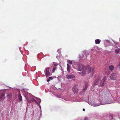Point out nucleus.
<instances>
[{"instance_id":"412c9836","label":"nucleus","mask_w":120,"mask_h":120,"mask_svg":"<svg viewBox=\"0 0 120 120\" xmlns=\"http://www.w3.org/2000/svg\"><path fill=\"white\" fill-rule=\"evenodd\" d=\"M112 103V101H109V102H107L106 103H105L104 104H110V103Z\"/></svg>"},{"instance_id":"5701e85b","label":"nucleus","mask_w":120,"mask_h":120,"mask_svg":"<svg viewBox=\"0 0 120 120\" xmlns=\"http://www.w3.org/2000/svg\"><path fill=\"white\" fill-rule=\"evenodd\" d=\"M120 68V62L119 63V64L118 66L116 68Z\"/></svg>"},{"instance_id":"a211bd4d","label":"nucleus","mask_w":120,"mask_h":120,"mask_svg":"<svg viewBox=\"0 0 120 120\" xmlns=\"http://www.w3.org/2000/svg\"><path fill=\"white\" fill-rule=\"evenodd\" d=\"M119 52V49H116L115 50V52L116 54H118Z\"/></svg>"},{"instance_id":"c756f323","label":"nucleus","mask_w":120,"mask_h":120,"mask_svg":"<svg viewBox=\"0 0 120 120\" xmlns=\"http://www.w3.org/2000/svg\"><path fill=\"white\" fill-rule=\"evenodd\" d=\"M83 111H85V109H83Z\"/></svg>"},{"instance_id":"f3484780","label":"nucleus","mask_w":120,"mask_h":120,"mask_svg":"<svg viewBox=\"0 0 120 120\" xmlns=\"http://www.w3.org/2000/svg\"><path fill=\"white\" fill-rule=\"evenodd\" d=\"M12 96V94L11 93L8 94V98H11Z\"/></svg>"},{"instance_id":"2eb2a0df","label":"nucleus","mask_w":120,"mask_h":120,"mask_svg":"<svg viewBox=\"0 0 120 120\" xmlns=\"http://www.w3.org/2000/svg\"><path fill=\"white\" fill-rule=\"evenodd\" d=\"M104 82L102 81V82H100L101 86V87L103 86L104 84Z\"/></svg>"},{"instance_id":"dca6fc26","label":"nucleus","mask_w":120,"mask_h":120,"mask_svg":"<svg viewBox=\"0 0 120 120\" xmlns=\"http://www.w3.org/2000/svg\"><path fill=\"white\" fill-rule=\"evenodd\" d=\"M106 79V76H104L103 78L102 81L104 82L105 81Z\"/></svg>"},{"instance_id":"f8f14e48","label":"nucleus","mask_w":120,"mask_h":120,"mask_svg":"<svg viewBox=\"0 0 120 120\" xmlns=\"http://www.w3.org/2000/svg\"><path fill=\"white\" fill-rule=\"evenodd\" d=\"M105 74L107 75H109L110 74V72L108 70H105Z\"/></svg>"},{"instance_id":"7ed1b4c3","label":"nucleus","mask_w":120,"mask_h":120,"mask_svg":"<svg viewBox=\"0 0 120 120\" xmlns=\"http://www.w3.org/2000/svg\"><path fill=\"white\" fill-rule=\"evenodd\" d=\"M78 86L77 85H75L72 89V91L74 93H78L79 92V90L78 89Z\"/></svg>"},{"instance_id":"a878e982","label":"nucleus","mask_w":120,"mask_h":120,"mask_svg":"<svg viewBox=\"0 0 120 120\" xmlns=\"http://www.w3.org/2000/svg\"><path fill=\"white\" fill-rule=\"evenodd\" d=\"M106 42L107 43H109V40H105Z\"/></svg>"},{"instance_id":"9d476101","label":"nucleus","mask_w":120,"mask_h":120,"mask_svg":"<svg viewBox=\"0 0 120 120\" xmlns=\"http://www.w3.org/2000/svg\"><path fill=\"white\" fill-rule=\"evenodd\" d=\"M101 41L99 39H97L95 40V43L96 44H99L100 43Z\"/></svg>"},{"instance_id":"4468645a","label":"nucleus","mask_w":120,"mask_h":120,"mask_svg":"<svg viewBox=\"0 0 120 120\" xmlns=\"http://www.w3.org/2000/svg\"><path fill=\"white\" fill-rule=\"evenodd\" d=\"M67 70L69 72H70V67L69 66V65L68 64H67Z\"/></svg>"},{"instance_id":"39448f33","label":"nucleus","mask_w":120,"mask_h":120,"mask_svg":"<svg viewBox=\"0 0 120 120\" xmlns=\"http://www.w3.org/2000/svg\"><path fill=\"white\" fill-rule=\"evenodd\" d=\"M116 73H112L111 74L110 77V78L111 80H116Z\"/></svg>"},{"instance_id":"9b49d317","label":"nucleus","mask_w":120,"mask_h":120,"mask_svg":"<svg viewBox=\"0 0 120 120\" xmlns=\"http://www.w3.org/2000/svg\"><path fill=\"white\" fill-rule=\"evenodd\" d=\"M109 68L111 71H113L114 69V67L113 65H110L109 67Z\"/></svg>"},{"instance_id":"ddd939ff","label":"nucleus","mask_w":120,"mask_h":120,"mask_svg":"<svg viewBox=\"0 0 120 120\" xmlns=\"http://www.w3.org/2000/svg\"><path fill=\"white\" fill-rule=\"evenodd\" d=\"M18 99L19 101H22V97L20 94L19 95Z\"/></svg>"},{"instance_id":"bb28decb","label":"nucleus","mask_w":120,"mask_h":120,"mask_svg":"<svg viewBox=\"0 0 120 120\" xmlns=\"http://www.w3.org/2000/svg\"><path fill=\"white\" fill-rule=\"evenodd\" d=\"M49 79H50L52 80L53 79V78L52 77H50L49 78Z\"/></svg>"},{"instance_id":"b1692460","label":"nucleus","mask_w":120,"mask_h":120,"mask_svg":"<svg viewBox=\"0 0 120 120\" xmlns=\"http://www.w3.org/2000/svg\"><path fill=\"white\" fill-rule=\"evenodd\" d=\"M31 100L32 101V102H37L36 100L35 99H31Z\"/></svg>"},{"instance_id":"f257e3e1","label":"nucleus","mask_w":120,"mask_h":120,"mask_svg":"<svg viewBox=\"0 0 120 120\" xmlns=\"http://www.w3.org/2000/svg\"><path fill=\"white\" fill-rule=\"evenodd\" d=\"M78 70L81 72L79 73L80 74H81V75H85L86 72H92L93 73L94 72V68H91L89 66L85 67L82 65H80L79 66Z\"/></svg>"},{"instance_id":"20e7f679","label":"nucleus","mask_w":120,"mask_h":120,"mask_svg":"<svg viewBox=\"0 0 120 120\" xmlns=\"http://www.w3.org/2000/svg\"><path fill=\"white\" fill-rule=\"evenodd\" d=\"M50 68L48 67L45 70V72L46 77L49 76L50 75V72L49 71V69Z\"/></svg>"},{"instance_id":"4be33fe9","label":"nucleus","mask_w":120,"mask_h":120,"mask_svg":"<svg viewBox=\"0 0 120 120\" xmlns=\"http://www.w3.org/2000/svg\"><path fill=\"white\" fill-rule=\"evenodd\" d=\"M68 63L70 64H72V62L70 60H69L68 61Z\"/></svg>"},{"instance_id":"cd10ccee","label":"nucleus","mask_w":120,"mask_h":120,"mask_svg":"<svg viewBox=\"0 0 120 120\" xmlns=\"http://www.w3.org/2000/svg\"><path fill=\"white\" fill-rule=\"evenodd\" d=\"M99 105H99V104H95V105L94 106H99Z\"/></svg>"},{"instance_id":"c85d7f7f","label":"nucleus","mask_w":120,"mask_h":120,"mask_svg":"<svg viewBox=\"0 0 120 120\" xmlns=\"http://www.w3.org/2000/svg\"><path fill=\"white\" fill-rule=\"evenodd\" d=\"M50 80V79H49L47 80V81L48 82H49Z\"/></svg>"},{"instance_id":"6ab92c4d","label":"nucleus","mask_w":120,"mask_h":120,"mask_svg":"<svg viewBox=\"0 0 120 120\" xmlns=\"http://www.w3.org/2000/svg\"><path fill=\"white\" fill-rule=\"evenodd\" d=\"M57 68V67H55L53 68L52 70V71L53 72H54L55 71L56 69V68Z\"/></svg>"},{"instance_id":"393cba45","label":"nucleus","mask_w":120,"mask_h":120,"mask_svg":"<svg viewBox=\"0 0 120 120\" xmlns=\"http://www.w3.org/2000/svg\"><path fill=\"white\" fill-rule=\"evenodd\" d=\"M58 65V64H54V66L55 67H56V66H57Z\"/></svg>"},{"instance_id":"0eeeda50","label":"nucleus","mask_w":120,"mask_h":120,"mask_svg":"<svg viewBox=\"0 0 120 120\" xmlns=\"http://www.w3.org/2000/svg\"><path fill=\"white\" fill-rule=\"evenodd\" d=\"M100 79L99 78L98 79L95 80L93 84V86L95 88L96 85H98V82L100 81Z\"/></svg>"},{"instance_id":"6e6552de","label":"nucleus","mask_w":120,"mask_h":120,"mask_svg":"<svg viewBox=\"0 0 120 120\" xmlns=\"http://www.w3.org/2000/svg\"><path fill=\"white\" fill-rule=\"evenodd\" d=\"M66 77L68 79H69L75 78V76L73 75H69L66 76Z\"/></svg>"},{"instance_id":"aec40b11","label":"nucleus","mask_w":120,"mask_h":120,"mask_svg":"<svg viewBox=\"0 0 120 120\" xmlns=\"http://www.w3.org/2000/svg\"><path fill=\"white\" fill-rule=\"evenodd\" d=\"M26 99L27 100L28 102L29 103H30L32 102V100H29L27 98H26Z\"/></svg>"},{"instance_id":"f03ea898","label":"nucleus","mask_w":120,"mask_h":120,"mask_svg":"<svg viewBox=\"0 0 120 120\" xmlns=\"http://www.w3.org/2000/svg\"><path fill=\"white\" fill-rule=\"evenodd\" d=\"M110 93L104 92L103 93L100 92L99 94V96L102 98H104L105 99H109L110 97Z\"/></svg>"},{"instance_id":"1a4fd4ad","label":"nucleus","mask_w":120,"mask_h":120,"mask_svg":"<svg viewBox=\"0 0 120 120\" xmlns=\"http://www.w3.org/2000/svg\"><path fill=\"white\" fill-rule=\"evenodd\" d=\"M4 93H2L1 94L0 96V99H4Z\"/></svg>"},{"instance_id":"423d86ee","label":"nucleus","mask_w":120,"mask_h":120,"mask_svg":"<svg viewBox=\"0 0 120 120\" xmlns=\"http://www.w3.org/2000/svg\"><path fill=\"white\" fill-rule=\"evenodd\" d=\"M88 83L87 82H85L84 85L83 87V89L82 90L84 91H86L88 87Z\"/></svg>"}]
</instances>
